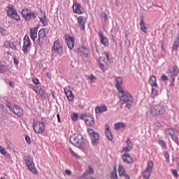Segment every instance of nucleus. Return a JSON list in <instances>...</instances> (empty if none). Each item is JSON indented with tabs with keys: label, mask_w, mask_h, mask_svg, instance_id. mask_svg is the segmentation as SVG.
<instances>
[{
	"label": "nucleus",
	"mask_w": 179,
	"mask_h": 179,
	"mask_svg": "<svg viewBox=\"0 0 179 179\" xmlns=\"http://www.w3.org/2000/svg\"><path fill=\"white\" fill-rule=\"evenodd\" d=\"M121 93V96H120V101L122 103V104H126V107L131 110L132 108V104L133 103H135V99L134 96L128 92H124L122 90V92H120Z\"/></svg>",
	"instance_id": "nucleus-1"
},
{
	"label": "nucleus",
	"mask_w": 179,
	"mask_h": 179,
	"mask_svg": "<svg viewBox=\"0 0 179 179\" xmlns=\"http://www.w3.org/2000/svg\"><path fill=\"white\" fill-rule=\"evenodd\" d=\"M24 162L28 170H29V171H31L32 174H34L35 176H37V174H38V172H37V169H36L34 162L33 161V157L31 156L30 155L24 156Z\"/></svg>",
	"instance_id": "nucleus-2"
},
{
	"label": "nucleus",
	"mask_w": 179,
	"mask_h": 179,
	"mask_svg": "<svg viewBox=\"0 0 179 179\" xmlns=\"http://www.w3.org/2000/svg\"><path fill=\"white\" fill-rule=\"evenodd\" d=\"M7 16L12 19L13 20H16V22H19L20 20V17L17 14V11L15 8V6L12 4H8V6L6 8Z\"/></svg>",
	"instance_id": "nucleus-3"
},
{
	"label": "nucleus",
	"mask_w": 179,
	"mask_h": 179,
	"mask_svg": "<svg viewBox=\"0 0 179 179\" xmlns=\"http://www.w3.org/2000/svg\"><path fill=\"white\" fill-rule=\"evenodd\" d=\"M48 34V29L43 28L41 29L38 31V44L43 48L44 43L47 41V34Z\"/></svg>",
	"instance_id": "nucleus-4"
},
{
	"label": "nucleus",
	"mask_w": 179,
	"mask_h": 179,
	"mask_svg": "<svg viewBox=\"0 0 179 179\" xmlns=\"http://www.w3.org/2000/svg\"><path fill=\"white\" fill-rule=\"evenodd\" d=\"M52 51H55V52H56V54H58V55H64V46L62 45V43H61L59 39L56 40L54 42Z\"/></svg>",
	"instance_id": "nucleus-5"
},
{
	"label": "nucleus",
	"mask_w": 179,
	"mask_h": 179,
	"mask_svg": "<svg viewBox=\"0 0 179 179\" xmlns=\"http://www.w3.org/2000/svg\"><path fill=\"white\" fill-rule=\"evenodd\" d=\"M70 142L74 146H82V143H83V136L80 134L75 135L70 138Z\"/></svg>",
	"instance_id": "nucleus-6"
},
{
	"label": "nucleus",
	"mask_w": 179,
	"mask_h": 179,
	"mask_svg": "<svg viewBox=\"0 0 179 179\" xmlns=\"http://www.w3.org/2000/svg\"><path fill=\"white\" fill-rule=\"evenodd\" d=\"M22 51L24 54H29L30 52V47H31V42L30 41V37L25 36L23 40Z\"/></svg>",
	"instance_id": "nucleus-7"
},
{
	"label": "nucleus",
	"mask_w": 179,
	"mask_h": 179,
	"mask_svg": "<svg viewBox=\"0 0 179 179\" xmlns=\"http://www.w3.org/2000/svg\"><path fill=\"white\" fill-rule=\"evenodd\" d=\"M90 131L91 143L93 146H97V145H99V141L100 140V135L99 133L94 131L93 129H90Z\"/></svg>",
	"instance_id": "nucleus-8"
},
{
	"label": "nucleus",
	"mask_w": 179,
	"mask_h": 179,
	"mask_svg": "<svg viewBox=\"0 0 179 179\" xmlns=\"http://www.w3.org/2000/svg\"><path fill=\"white\" fill-rule=\"evenodd\" d=\"M32 127L36 134H41V132L44 131V129H45V127H44V122H37L34 121Z\"/></svg>",
	"instance_id": "nucleus-9"
},
{
	"label": "nucleus",
	"mask_w": 179,
	"mask_h": 179,
	"mask_svg": "<svg viewBox=\"0 0 179 179\" xmlns=\"http://www.w3.org/2000/svg\"><path fill=\"white\" fill-rule=\"evenodd\" d=\"M66 42L69 50H72L75 47V37L67 36L66 37Z\"/></svg>",
	"instance_id": "nucleus-10"
},
{
	"label": "nucleus",
	"mask_w": 179,
	"mask_h": 179,
	"mask_svg": "<svg viewBox=\"0 0 179 179\" xmlns=\"http://www.w3.org/2000/svg\"><path fill=\"white\" fill-rule=\"evenodd\" d=\"M79 27L81 30H85V24H86L87 18L83 16H80L77 18Z\"/></svg>",
	"instance_id": "nucleus-11"
},
{
	"label": "nucleus",
	"mask_w": 179,
	"mask_h": 179,
	"mask_svg": "<svg viewBox=\"0 0 179 179\" xmlns=\"http://www.w3.org/2000/svg\"><path fill=\"white\" fill-rule=\"evenodd\" d=\"M178 72H179V70H178V67H177V66H173L170 69L171 78L172 79L173 82H174V80H176V76H177V75H178Z\"/></svg>",
	"instance_id": "nucleus-12"
},
{
	"label": "nucleus",
	"mask_w": 179,
	"mask_h": 179,
	"mask_svg": "<svg viewBox=\"0 0 179 179\" xmlns=\"http://www.w3.org/2000/svg\"><path fill=\"white\" fill-rule=\"evenodd\" d=\"M99 36L100 37V41L105 47H108L110 45V43L108 42V38L103 34V32H99Z\"/></svg>",
	"instance_id": "nucleus-13"
},
{
	"label": "nucleus",
	"mask_w": 179,
	"mask_h": 179,
	"mask_svg": "<svg viewBox=\"0 0 179 179\" xmlns=\"http://www.w3.org/2000/svg\"><path fill=\"white\" fill-rule=\"evenodd\" d=\"M64 93L66 94V96L67 97V99L69 100V101H73V99H74V96L73 94L72 93V91H71V90H69V87H65L64 89Z\"/></svg>",
	"instance_id": "nucleus-14"
},
{
	"label": "nucleus",
	"mask_w": 179,
	"mask_h": 179,
	"mask_svg": "<svg viewBox=\"0 0 179 179\" xmlns=\"http://www.w3.org/2000/svg\"><path fill=\"white\" fill-rule=\"evenodd\" d=\"M115 83L116 89H117L119 92H122V90H124L122 89V87L121 86V85H122V78L120 77L116 78L115 80Z\"/></svg>",
	"instance_id": "nucleus-15"
},
{
	"label": "nucleus",
	"mask_w": 179,
	"mask_h": 179,
	"mask_svg": "<svg viewBox=\"0 0 179 179\" xmlns=\"http://www.w3.org/2000/svg\"><path fill=\"white\" fill-rule=\"evenodd\" d=\"M105 135L108 141H113V134L111 133V131H110V126H108V124L105 125Z\"/></svg>",
	"instance_id": "nucleus-16"
},
{
	"label": "nucleus",
	"mask_w": 179,
	"mask_h": 179,
	"mask_svg": "<svg viewBox=\"0 0 179 179\" xmlns=\"http://www.w3.org/2000/svg\"><path fill=\"white\" fill-rule=\"evenodd\" d=\"M122 159L124 163H127V164H131V163H132V158L131 157V155L128 152L124 153L122 156Z\"/></svg>",
	"instance_id": "nucleus-17"
},
{
	"label": "nucleus",
	"mask_w": 179,
	"mask_h": 179,
	"mask_svg": "<svg viewBox=\"0 0 179 179\" xmlns=\"http://www.w3.org/2000/svg\"><path fill=\"white\" fill-rule=\"evenodd\" d=\"M38 30V28L34 27L30 29V37L33 41H36V38H37V31Z\"/></svg>",
	"instance_id": "nucleus-18"
},
{
	"label": "nucleus",
	"mask_w": 179,
	"mask_h": 179,
	"mask_svg": "<svg viewBox=\"0 0 179 179\" xmlns=\"http://www.w3.org/2000/svg\"><path fill=\"white\" fill-rule=\"evenodd\" d=\"M150 114L153 117L159 115V106L158 105H153L150 108Z\"/></svg>",
	"instance_id": "nucleus-19"
},
{
	"label": "nucleus",
	"mask_w": 179,
	"mask_h": 179,
	"mask_svg": "<svg viewBox=\"0 0 179 179\" xmlns=\"http://www.w3.org/2000/svg\"><path fill=\"white\" fill-rule=\"evenodd\" d=\"M107 111V107L106 106H96L95 108L96 114H103Z\"/></svg>",
	"instance_id": "nucleus-20"
},
{
	"label": "nucleus",
	"mask_w": 179,
	"mask_h": 179,
	"mask_svg": "<svg viewBox=\"0 0 179 179\" xmlns=\"http://www.w3.org/2000/svg\"><path fill=\"white\" fill-rule=\"evenodd\" d=\"M80 120H83V121H85L86 125H90V120L89 119L90 118V117L89 116V115L86 113L80 115Z\"/></svg>",
	"instance_id": "nucleus-21"
},
{
	"label": "nucleus",
	"mask_w": 179,
	"mask_h": 179,
	"mask_svg": "<svg viewBox=\"0 0 179 179\" xmlns=\"http://www.w3.org/2000/svg\"><path fill=\"white\" fill-rule=\"evenodd\" d=\"M73 9L74 13H78V15H82V6H80V4L73 5Z\"/></svg>",
	"instance_id": "nucleus-22"
},
{
	"label": "nucleus",
	"mask_w": 179,
	"mask_h": 179,
	"mask_svg": "<svg viewBox=\"0 0 179 179\" xmlns=\"http://www.w3.org/2000/svg\"><path fill=\"white\" fill-rule=\"evenodd\" d=\"M140 27L141 31H143V33L146 34V33H148V27H146V25L145 24V21H143V17L141 18Z\"/></svg>",
	"instance_id": "nucleus-23"
},
{
	"label": "nucleus",
	"mask_w": 179,
	"mask_h": 179,
	"mask_svg": "<svg viewBox=\"0 0 179 179\" xmlns=\"http://www.w3.org/2000/svg\"><path fill=\"white\" fill-rule=\"evenodd\" d=\"M25 20H27V22H30V20H33V19H36V14L34 13H28V14H27V16L25 17Z\"/></svg>",
	"instance_id": "nucleus-24"
},
{
	"label": "nucleus",
	"mask_w": 179,
	"mask_h": 179,
	"mask_svg": "<svg viewBox=\"0 0 179 179\" xmlns=\"http://www.w3.org/2000/svg\"><path fill=\"white\" fill-rule=\"evenodd\" d=\"M40 22H42L43 26H47L48 24V20H47V15H45V13H43V16L39 17Z\"/></svg>",
	"instance_id": "nucleus-25"
},
{
	"label": "nucleus",
	"mask_w": 179,
	"mask_h": 179,
	"mask_svg": "<svg viewBox=\"0 0 179 179\" xmlns=\"http://www.w3.org/2000/svg\"><path fill=\"white\" fill-rule=\"evenodd\" d=\"M150 85L154 87H157V83H156V76H152L150 78Z\"/></svg>",
	"instance_id": "nucleus-26"
},
{
	"label": "nucleus",
	"mask_w": 179,
	"mask_h": 179,
	"mask_svg": "<svg viewBox=\"0 0 179 179\" xmlns=\"http://www.w3.org/2000/svg\"><path fill=\"white\" fill-rule=\"evenodd\" d=\"M80 52L83 54V57L88 58L89 50L86 47L83 46V48H81Z\"/></svg>",
	"instance_id": "nucleus-27"
},
{
	"label": "nucleus",
	"mask_w": 179,
	"mask_h": 179,
	"mask_svg": "<svg viewBox=\"0 0 179 179\" xmlns=\"http://www.w3.org/2000/svg\"><path fill=\"white\" fill-rule=\"evenodd\" d=\"M127 124L124 122H117L114 124L115 129H121V128H125Z\"/></svg>",
	"instance_id": "nucleus-28"
},
{
	"label": "nucleus",
	"mask_w": 179,
	"mask_h": 179,
	"mask_svg": "<svg viewBox=\"0 0 179 179\" xmlns=\"http://www.w3.org/2000/svg\"><path fill=\"white\" fill-rule=\"evenodd\" d=\"M166 113V108L163 105H158V114L159 115H163Z\"/></svg>",
	"instance_id": "nucleus-29"
},
{
	"label": "nucleus",
	"mask_w": 179,
	"mask_h": 179,
	"mask_svg": "<svg viewBox=\"0 0 179 179\" xmlns=\"http://www.w3.org/2000/svg\"><path fill=\"white\" fill-rule=\"evenodd\" d=\"M82 178L90 179V166H88L87 170L85 172H84Z\"/></svg>",
	"instance_id": "nucleus-30"
},
{
	"label": "nucleus",
	"mask_w": 179,
	"mask_h": 179,
	"mask_svg": "<svg viewBox=\"0 0 179 179\" xmlns=\"http://www.w3.org/2000/svg\"><path fill=\"white\" fill-rule=\"evenodd\" d=\"M152 176V171H149L148 169H145L143 174V177L145 179H149V178Z\"/></svg>",
	"instance_id": "nucleus-31"
},
{
	"label": "nucleus",
	"mask_w": 179,
	"mask_h": 179,
	"mask_svg": "<svg viewBox=\"0 0 179 179\" xmlns=\"http://www.w3.org/2000/svg\"><path fill=\"white\" fill-rule=\"evenodd\" d=\"M118 173L120 177H122L125 173V169L122 165H120L118 167Z\"/></svg>",
	"instance_id": "nucleus-32"
},
{
	"label": "nucleus",
	"mask_w": 179,
	"mask_h": 179,
	"mask_svg": "<svg viewBox=\"0 0 179 179\" xmlns=\"http://www.w3.org/2000/svg\"><path fill=\"white\" fill-rule=\"evenodd\" d=\"M154 166H155V164H153V161H149L145 170H148L150 171H153Z\"/></svg>",
	"instance_id": "nucleus-33"
},
{
	"label": "nucleus",
	"mask_w": 179,
	"mask_h": 179,
	"mask_svg": "<svg viewBox=\"0 0 179 179\" xmlns=\"http://www.w3.org/2000/svg\"><path fill=\"white\" fill-rule=\"evenodd\" d=\"M33 90L35 92V93H40L41 90H43L41 87L38 86V85H35L32 87Z\"/></svg>",
	"instance_id": "nucleus-34"
},
{
	"label": "nucleus",
	"mask_w": 179,
	"mask_h": 179,
	"mask_svg": "<svg viewBox=\"0 0 179 179\" xmlns=\"http://www.w3.org/2000/svg\"><path fill=\"white\" fill-rule=\"evenodd\" d=\"M11 111H13V113H14V114L17 117H22V115H23V114L22 113V109L17 110H15V108H13V109Z\"/></svg>",
	"instance_id": "nucleus-35"
},
{
	"label": "nucleus",
	"mask_w": 179,
	"mask_h": 179,
	"mask_svg": "<svg viewBox=\"0 0 179 179\" xmlns=\"http://www.w3.org/2000/svg\"><path fill=\"white\" fill-rule=\"evenodd\" d=\"M168 134L171 135V137L176 136V134H177V130L175 129H169L168 130Z\"/></svg>",
	"instance_id": "nucleus-36"
},
{
	"label": "nucleus",
	"mask_w": 179,
	"mask_h": 179,
	"mask_svg": "<svg viewBox=\"0 0 179 179\" xmlns=\"http://www.w3.org/2000/svg\"><path fill=\"white\" fill-rule=\"evenodd\" d=\"M101 18L103 22H107V20H108V16L106 13H101Z\"/></svg>",
	"instance_id": "nucleus-37"
},
{
	"label": "nucleus",
	"mask_w": 179,
	"mask_h": 179,
	"mask_svg": "<svg viewBox=\"0 0 179 179\" xmlns=\"http://www.w3.org/2000/svg\"><path fill=\"white\" fill-rule=\"evenodd\" d=\"M21 13L22 15V17H24V19H25L29 13V8L22 9Z\"/></svg>",
	"instance_id": "nucleus-38"
},
{
	"label": "nucleus",
	"mask_w": 179,
	"mask_h": 179,
	"mask_svg": "<svg viewBox=\"0 0 179 179\" xmlns=\"http://www.w3.org/2000/svg\"><path fill=\"white\" fill-rule=\"evenodd\" d=\"M159 145L162 148V149H167V145H166V142L163 140H160L158 141Z\"/></svg>",
	"instance_id": "nucleus-39"
},
{
	"label": "nucleus",
	"mask_w": 179,
	"mask_h": 179,
	"mask_svg": "<svg viewBox=\"0 0 179 179\" xmlns=\"http://www.w3.org/2000/svg\"><path fill=\"white\" fill-rule=\"evenodd\" d=\"M0 33L2 36H8V31L3 27H0Z\"/></svg>",
	"instance_id": "nucleus-40"
},
{
	"label": "nucleus",
	"mask_w": 179,
	"mask_h": 179,
	"mask_svg": "<svg viewBox=\"0 0 179 179\" xmlns=\"http://www.w3.org/2000/svg\"><path fill=\"white\" fill-rule=\"evenodd\" d=\"M178 47H179V41H175L173 45V50H175V51H177V50H178Z\"/></svg>",
	"instance_id": "nucleus-41"
},
{
	"label": "nucleus",
	"mask_w": 179,
	"mask_h": 179,
	"mask_svg": "<svg viewBox=\"0 0 179 179\" xmlns=\"http://www.w3.org/2000/svg\"><path fill=\"white\" fill-rule=\"evenodd\" d=\"M38 94H40L41 97H42V99H45L46 97V92L45 90H42L40 91V93H38Z\"/></svg>",
	"instance_id": "nucleus-42"
},
{
	"label": "nucleus",
	"mask_w": 179,
	"mask_h": 179,
	"mask_svg": "<svg viewBox=\"0 0 179 179\" xmlns=\"http://www.w3.org/2000/svg\"><path fill=\"white\" fill-rule=\"evenodd\" d=\"M171 138H172V140L176 143V145L179 146L178 136L176 135L172 136Z\"/></svg>",
	"instance_id": "nucleus-43"
},
{
	"label": "nucleus",
	"mask_w": 179,
	"mask_h": 179,
	"mask_svg": "<svg viewBox=\"0 0 179 179\" xmlns=\"http://www.w3.org/2000/svg\"><path fill=\"white\" fill-rule=\"evenodd\" d=\"M6 107H8V108H9L10 110H11V111L13 110V106H12L11 103H10V101H7L6 103Z\"/></svg>",
	"instance_id": "nucleus-44"
},
{
	"label": "nucleus",
	"mask_w": 179,
	"mask_h": 179,
	"mask_svg": "<svg viewBox=\"0 0 179 179\" xmlns=\"http://www.w3.org/2000/svg\"><path fill=\"white\" fill-rule=\"evenodd\" d=\"M9 48H11V50H13L14 51H16L17 50V48L16 47V45H15L14 43H10Z\"/></svg>",
	"instance_id": "nucleus-45"
},
{
	"label": "nucleus",
	"mask_w": 179,
	"mask_h": 179,
	"mask_svg": "<svg viewBox=\"0 0 179 179\" xmlns=\"http://www.w3.org/2000/svg\"><path fill=\"white\" fill-rule=\"evenodd\" d=\"M31 81L34 85H40V80H38V78H32Z\"/></svg>",
	"instance_id": "nucleus-46"
},
{
	"label": "nucleus",
	"mask_w": 179,
	"mask_h": 179,
	"mask_svg": "<svg viewBox=\"0 0 179 179\" xmlns=\"http://www.w3.org/2000/svg\"><path fill=\"white\" fill-rule=\"evenodd\" d=\"M132 150V147L127 145V147L123 148V151L124 152H131Z\"/></svg>",
	"instance_id": "nucleus-47"
},
{
	"label": "nucleus",
	"mask_w": 179,
	"mask_h": 179,
	"mask_svg": "<svg viewBox=\"0 0 179 179\" xmlns=\"http://www.w3.org/2000/svg\"><path fill=\"white\" fill-rule=\"evenodd\" d=\"M72 120H73V121H78V120H79V116L78 115V113L73 114Z\"/></svg>",
	"instance_id": "nucleus-48"
},
{
	"label": "nucleus",
	"mask_w": 179,
	"mask_h": 179,
	"mask_svg": "<svg viewBox=\"0 0 179 179\" xmlns=\"http://www.w3.org/2000/svg\"><path fill=\"white\" fill-rule=\"evenodd\" d=\"M0 152L1 153V155H3L4 156L5 155H6V150H5V148L2 147V145H0Z\"/></svg>",
	"instance_id": "nucleus-49"
},
{
	"label": "nucleus",
	"mask_w": 179,
	"mask_h": 179,
	"mask_svg": "<svg viewBox=\"0 0 179 179\" xmlns=\"http://www.w3.org/2000/svg\"><path fill=\"white\" fill-rule=\"evenodd\" d=\"M152 94L153 96V97L157 96V94H159V92L156 90V89L155 88H152Z\"/></svg>",
	"instance_id": "nucleus-50"
},
{
	"label": "nucleus",
	"mask_w": 179,
	"mask_h": 179,
	"mask_svg": "<svg viewBox=\"0 0 179 179\" xmlns=\"http://www.w3.org/2000/svg\"><path fill=\"white\" fill-rule=\"evenodd\" d=\"M25 141L27 143H29V145H30V143H31V138L29 136H25Z\"/></svg>",
	"instance_id": "nucleus-51"
},
{
	"label": "nucleus",
	"mask_w": 179,
	"mask_h": 179,
	"mask_svg": "<svg viewBox=\"0 0 179 179\" xmlns=\"http://www.w3.org/2000/svg\"><path fill=\"white\" fill-rule=\"evenodd\" d=\"M111 177L113 179L118 178V176H117V171H115V172L112 173Z\"/></svg>",
	"instance_id": "nucleus-52"
},
{
	"label": "nucleus",
	"mask_w": 179,
	"mask_h": 179,
	"mask_svg": "<svg viewBox=\"0 0 179 179\" xmlns=\"http://www.w3.org/2000/svg\"><path fill=\"white\" fill-rule=\"evenodd\" d=\"M10 45V41H6L4 42V47H6V48H9Z\"/></svg>",
	"instance_id": "nucleus-53"
},
{
	"label": "nucleus",
	"mask_w": 179,
	"mask_h": 179,
	"mask_svg": "<svg viewBox=\"0 0 179 179\" xmlns=\"http://www.w3.org/2000/svg\"><path fill=\"white\" fill-rule=\"evenodd\" d=\"M172 171V174L175 176V177H178V173L177 172L176 170L175 169H171Z\"/></svg>",
	"instance_id": "nucleus-54"
},
{
	"label": "nucleus",
	"mask_w": 179,
	"mask_h": 179,
	"mask_svg": "<svg viewBox=\"0 0 179 179\" xmlns=\"http://www.w3.org/2000/svg\"><path fill=\"white\" fill-rule=\"evenodd\" d=\"M90 127H93L94 125V118L92 116H90Z\"/></svg>",
	"instance_id": "nucleus-55"
},
{
	"label": "nucleus",
	"mask_w": 179,
	"mask_h": 179,
	"mask_svg": "<svg viewBox=\"0 0 179 179\" xmlns=\"http://www.w3.org/2000/svg\"><path fill=\"white\" fill-rule=\"evenodd\" d=\"M5 110V105L3 103H0V111H4Z\"/></svg>",
	"instance_id": "nucleus-56"
},
{
	"label": "nucleus",
	"mask_w": 179,
	"mask_h": 179,
	"mask_svg": "<svg viewBox=\"0 0 179 179\" xmlns=\"http://www.w3.org/2000/svg\"><path fill=\"white\" fill-rule=\"evenodd\" d=\"M131 143H132V141H131V139L128 138L127 141H126V145L127 146H129V145H131Z\"/></svg>",
	"instance_id": "nucleus-57"
},
{
	"label": "nucleus",
	"mask_w": 179,
	"mask_h": 179,
	"mask_svg": "<svg viewBox=\"0 0 179 179\" xmlns=\"http://www.w3.org/2000/svg\"><path fill=\"white\" fill-rule=\"evenodd\" d=\"M164 157H165V159H166V162H169V157H170V156L169 155V153L165 152Z\"/></svg>",
	"instance_id": "nucleus-58"
},
{
	"label": "nucleus",
	"mask_w": 179,
	"mask_h": 179,
	"mask_svg": "<svg viewBox=\"0 0 179 179\" xmlns=\"http://www.w3.org/2000/svg\"><path fill=\"white\" fill-rule=\"evenodd\" d=\"M13 108H14L15 110H22L20 108V106H17V105H15L14 106H13Z\"/></svg>",
	"instance_id": "nucleus-59"
},
{
	"label": "nucleus",
	"mask_w": 179,
	"mask_h": 179,
	"mask_svg": "<svg viewBox=\"0 0 179 179\" xmlns=\"http://www.w3.org/2000/svg\"><path fill=\"white\" fill-rule=\"evenodd\" d=\"M93 80H96V77L93 75H90V82H93Z\"/></svg>",
	"instance_id": "nucleus-60"
},
{
	"label": "nucleus",
	"mask_w": 179,
	"mask_h": 179,
	"mask_svg": "<svg viewBox=\"0 0 179 179\" xmlns=\"http://www.w3.org/2000/svg\"><path fill=\"white\" fill-rule=\"evenodd\" d=\"M99 64L101 66V69H102V71H104V64L103 63H101V61H99Z\"/></svg>",
	"instance_id": "nucleus-61"
},
{
	"label": "nucleus",
	"mask_w": 179,
	"mask_h": 179,
	"mask_svg": "<svg viewBox=\"0 0 179 179\" xmlns=\"http://www.w3.org/2000/svg\"><path fill=\"white\" fill-rule=\"evenodd\" d=\"M122 176L124 177L125 179H130L129 176H128V174H127V173H124Z\"/></svg>",
	"instance_id": "nucleus-62"
},
{
	"label": "nucleus",
	"mask_w": 179,
	"mask_h": 179,
	"mask_svg": "<svg viewBox=\"0 0 179 179\" xmlns=\"http://www.w3.org/2000/svg\"><path fill=\"white\" fill-rule=\"evenodd\" d=\"M162 80H169V78L166 76V75H163L162 76Z\"/></svg>",
	"instance_id": "nucleus-63"
},
{
	"label": "nucleus",
	"mask_w": 179,
	"mask_h": 179,
	"mask_svg": "<svg viewBox=\"0 0 179 179\" xmlns=\"http://www.w3.org/2000/svg\"><path fill=\"white\" fill-rule=\"evenodd\" d=\"M9 85L11 87H15V83L12 82V81H10L9 82Z\"/></svg>",
	"instance_id": "nucleus-64"
}]
</instances>
